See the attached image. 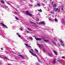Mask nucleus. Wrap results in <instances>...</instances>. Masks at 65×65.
<instances>
[{
    "mask_svg": "<svg viewBox=\"0 0 65 65\" xmlns=\"http://www.w3.org/2000/svg\"><path fill=\"white\" fill-rule=\"evenodd\" d=\"M6 34L3 31L2 34H1V35L4 38H6Z\"/></svg>",
    "mask_w": 65,
    "mask_h": 65,
    "instance_id": "nucleus-1",
    "label": "nucleus"
},
{
    "mask_svg": "<svg viewBox=\"0 0 65 65\" xmlns=\"http://www.w3.org/2000/svg\"><path fill=\"white\" fill-rule=\"evenodd\" d=\"M29 52L30 53H31V54L32 55H33V56H35V57H36L37 58V59H38V57L37 56H36V55H35V54H34L33 52H32L31 51L29 50Z\"/></svg>",
    "mask_w": 65,
    "mask_h": 65,
    "instance_id": "nucleus-2",
    "label": "nucleus"
},
{
    "mask_svg": "<svg viewBox=\"0 0 65 65\" xmlns=\"http://www.w3.org/2000/svg\"><path fill=\"white\" fill-rule=\"evenodd\" d=\"M26 13L27 14V15H29L30 17H32V14H31L29 12V11L28 10L26 12Z\"/></svg>",
    "mask_w": 65,
    "mask_h": 65,
    "instance_id": "nucleus-3",
    "label": "nucleus"
},
{
    "mask_svg": "<svg viewBox=\"0 0 65 65\" xmlns=\"http://www.w3.org/2000/svg\"><path fill=\"white\" fill-rule=\"evenodd\" d=\"M37 45L38 46H39V48L40 47H42V48L43 47V45L42 44H39L38 43H37Z\"/></svg>",
    "mask_w": 65,
    "mask_h": 65,
    "instance_id": "nucleus-4",
    "label": "nucleus"
},
{
    "mask_svg": "<svg viewBox=\"0 0 65 65\" xmlns=\"http://www.w3.org/2000/svg\"><path fill=\"white\" fill-rule=\"evenodd\" d=\"M0 24H1V25H2V26H3V27H5V28H6L8 29V27H7V26L4 25V24H3V23L1 22V23Z\"/></svg>",
    "mask_w": 65,
    "mask_h": 65,
    "instance_id": "nucleus-5",
    "label": "nucleus"
},
{
    "mask_svg": "<svg viewBox=\"0 0 65 65\" xmlns=\"http://www.w3.org/2000/svg\"><path fill=\"white\" fill-rule=\"evenodd\" d=\"M34 37L37 40H41V38H36V37L35 36H34Z\"/></svg>",
    "mask_w": 65,
    "mask_h": 65,
    "instance_id": "nucleus-6",
    "label": "nucleus"
},
{
    "mask_svg": "<svg viewBox=\"0 0 65 65\" xmlns=\"http://www.w3.org/2000/svg\"><path fill=\"white\" fill-rule=\"evenodd\" d=\"M53 64H56V59H54L53 60Z\"/></svg>",
    "mask_w": 65,
    "mask_h": 65,
    "instance_id": "nucleus-7",
    "label": "nucleus"
},
{
    "mask_svg": "<svg viewBox=\"0 0 65 65\" xmlns=\"http://www.w3.org/2000/svg\"><path fill=\"white\" fill-rule=\"evenodd\" d=\"M53 52L54 53L55 55H58V53H57V52H56L55 50H53Z\"/></svg>",
    "mask_w": 65,
    "mask_h": 65,
    "instance_id": "nucleus-8",
    "label": "nucleus"
},
{
    "mask_svg": "<svg viewBox=\"0 0 65 65\" xmlns=\"http://www.w3.org/2000/svg\"><path fill=\"white\" fill-rule=\"evenodd\" d=\"M40 23L41 24H45V22L44 21H42Z\"/></svg>",
    "mask_w": 65,
    "mask_h": 65,
    "instance_id": "nucleus-9",
    "label": "nucleus"
},
{
    "mask_svg": "<svg viewBox=\"0 0 65 65\" xmlns=\"http://www.w3.org/2000/svg\"><path fill=\"white\" fill-rule=\"evenodd\" d=\"M58 61L59 63H60V64H62V60L61 59H59L58 60Z\"/></svg>",
    "mask_w": 65,
    "mask_h": 65,
    "instance_id": "nucleus-10",
    "label": "nucleus"
},
{
    "mask_svg": "<svg viewBox=\"0 0 65 65\" xmlns=\"http://www.w3.org/2000/svg\"><path fill=\"white\" fill-rule=\"evenodd\" d=\"M48 55H49V56H53V54H52L49 53L48 52Z\"/></svg>",
    "mask_w": 65,
    "mask_h": 65,
    "instance_id": "nucleus-11",
    "label": "nucleus"
},
{
    "mask_svg": "<svg viewBox=\"0 0 65 65\" xmlns=\"http://www.w3.org/2000/svg\"><path fill=\"white\" fill-rule=\"evenodd\" d=\"M6 3H7V4H8V5H10V6H11V4H10V3H8V2L7 1V2H6Z\"/></svg>",
    "mask_w": 65,
    "mask_h": 65,
    "instance_id": "nucleus-12",
    "label": "nucleus"
},
{
    "mask_svg": "<svg viewBox=\"0 0 65 65\" xmlns=\"http://www.w3.org/2000/svg\"><path fill=\"white\" fill-rule=\"evenodd\" d=\"M19 56H20L21 57H22L23 59H24V57L23 56H22V55L20 54L19 55Z\"/></svg>",
    "mask_w": 65,
    "mask_h": 65,
    "instance_id": "nucleus-13",
    "label": "nucleus"
},
{
    "mask_svg": "<svg viewBox=\"0 0 65 65\" xmlns=\"http://www.w3.org/2000/svg\"><path fill=\"white\" fill-rule=\"evenodd\" d=\"M27 29L28 30H29V31H32V29H31L30 28H27Z\"/></svg>",
    "mask_w": 65,
    "mask_h": 65,
    "instance_id": "nucleus-14",
    "label": "nucleus"
},
{
    "mask_svg": "<svg viewBox=\"0 0 65 65\" xmlns=\"http://www.w3.org/2000/svg\"><path fill=\"white\" fill-rule=\"evenodd\" d=\"M4 59H5V60H8V58H7L6 57H4Z\"/></svg>",
    "mask_w": 65,
    "mask_h": 65,
    "instance_id": "nucleus-15",
    "label": "nucleus"
},
{
    "mask_svg": "<svg viewBox=\"0 0 65 65\" xmlns=\"http://www.w3.org/2000/svg\"><path fill=\"white\" fill-rule=\"evenodd\" d=\"M38 11H39L40 12H42V10H41V9H40L39 10V9H38Z\"/></svg>",
    "mask_w": 65,
    "mask_h": 65,
    "instance_id": "nucleus-16",
    "label": "nucleus"
},
{
    "mask_svg": "<svg viewBox=\"0 0 65 65\" xmlns=\"http://www.w3.org/2000/svg\"><path fill=\"white\" fill-rule=\"evenodd\" d=\"M53 42V44L55 45L56 46H57V44L56 43V42Z\"/></svg>",
    "mask_w": 65,
    "mask_h": 65,
    "instance_id": "nucleus-17",
    "label": "nucleus"
},
{
    "mask_svg": "<svg viewBox=\"0 0 65 65\" xmlns=\"http://www.w3.org/2000/svg\"><path fill=\"white\" fill-rule=\"evenodd\" d=\"M30 23H31V24H35V25H36V24L35 23H34L30 21Z\"/></svg>",
    "mask_w": 65,
    "mask_h": 65,
    "instance_id": "nucleus-18",
    "label": "nucleus"
},
{
    "mask_svg": "<svg viewBox=\"0 0 65 65\" xmlns=\"http://www.w3.org/2000/svg\"><path fill=\"white\" fill-rule=\"evenodd\" d=\"M53 7H56V4H54L53 5Z\"/></svg>",
    "mask_w": 65,
    "mask_h": 65,
    "instance_id": "nucleus-19",
    "label": "nucleus"
},
{
    "mask_svg": "<svg viewBox=\"0 0 65 65\" xmlns=\"http://www.w3.org/2000/svg\"><path fill=\"white\" fill-rule=\"evenodd\" d=\"M37 5L38 6H40V4L39 3L37 4Z\"/></svg>",
    "mask_w": 65,
    "mask_h": 65,
    "instance_id": "nucleus-20",
    "label": "nucleus"
},
{
    "mask_svg": "<svg viewBox=\"0 0 65 65\" xmlns=\"http://www.w3.org/2000/svg\"><path fill=\"white\" fill-rule=\"evenodd\" d=\"M20 29L21 31H23V27H21Z\"/></svg>",
    "mask_w": 65,
    "mask_h": 65,
    "instance_id": "nucleus-21",
    "label": "nucleus"
},
{
    "mask_svg": "<svg viewBox=\"0 0 65 65\" xmlns=\"http://www.w3.org/2000/svg\"><path fill=\"white\" fill-rule=\"evenodd\" d=\"M51 14H54L55 13L54 12L51 11Z\"/></svg>",
    "mask_w": 65,
    "mask_h": 65,
    "instance_id": "nucleus-22",
    "label": "nucleus"
},
{
    "mask_svg": "<svg viewBox=\"0 0 65 65\" xmlns=\"http://www.w3.org/2000/svg\"><path fill=\"white\" fill-rule=\"evenodd\" d=\"M44 41H45L46 42H48L49 40H44Z\"/></svg>",
    "mask_w": 65,
    "mask_h": 65,
    "instance_id": "nucleus-23",
    "label": "nucleus"
},
{
    "mask_svg": "<svg viewBox=\"0 0 65 65\" xmlns=\"http://www.w3.org/2000/svg\"><path fill=\"white\" fill-rule=\"evenodd\" d=\"M42 50L44 52H46L45 51V49H44V48L42 49Z\"/></svg>",
    "mask_w": 65,
    "mask_h": 65,
    "instance_id": "nucleus-24",
    "label": "nucleus"
},
{
    "mask_svg": "<svg viewBox=\"0 0 65 65\" xmlns=\"http://www.w3.org/2000/svg\"><path fill=\"white\" fill-rule=\"evenodd\" d=\"M25 45H26V46H27V47H29V46H28V44H26V43H25Z\"/></svg>",
    "mask_w": 65,
    "mask_h": 65,
    "instance_id": "nucleus-25",
    "label": "nucleus"
},
{
    "mask_svg": "<svg viewBox=\"0 0 65 65\" xmlns=\"http://www.w3.org/2000/svg\"><path fill=\"white\" fill-rule=\"evenodd\" d=\"M55 22H57L58 20H57V19L56 18H55Z\"/></svg>",
    "mask_w": 65,
    "mask_h": 65,
    "instance_id": "nucleus-26",
    "label": "nucleus"
},
{
    "mask_svg": "<svg viewBox=\"0 0 65 65\" xmlns=\"http://www.w3.org/2000/svg\"><path fill=\"white\" fill-rule=\"evenodd\" d=\"M58 10V8H57L55 10V11H57Z\"/></svg>",
    "mask_w": 65,
    "mask_h": 65,
    "instance_id": "nucleus-27",
    "label": "nucleus"
},
{
    "mask_svg": "<svg viewBox=\"0 0 65 65\" xmlns=\"http://www.w3.org/2000/svg\"><path fill=\"white\" fill-rule=\"evenodd\" d=\"M15 19H16L17 20H19V19H18V17H15Z\"/></svg>",
    "mask_w": 65,
    "mask_h": 65,
    "instance_id": "nucleus-28",
    "label": "nucleus"
},
{
    "mask_svg": "<svg viewBox=\"0 0 65 65\" xmlns=\"http://www.w3.org/2000/svg\"><path fill=\"white\" fill-rule=\"evenodd\" d=\"M1 3H3V4H4V2L3 1H1Z\"/></svg>",
    "mask_w": 65,
    "mask_h": 65,
    "instance_id": "nucleus-29",
    "label": "nucleus"
},
{
    "mask_svg": "<svg viewBox=\"0 0 65 65\" xmlns=\"http://www.w3.org/2000/svg\"><path fill=\"white\" fill-rule=\"evenodd\" d=\"M61 7L62 8H61V10H63V7H64V6H62Z\"/></svg>",
    "mask_w": 65,
    "mask_h": 65,
    "instance_id": "nucleus-30",
    "label": "nucleus"
},
{
    "mask_svg": "<svg viewBox=\"0 0 65 65\" xmlns=\"http://www.w3.org/2000/svg\"><path fill=\"white\" fill-rule=\"evenodd\" d=\"M18 36L19 37H20V38H21V35H18Z\"/></svg>",
    "mask_w": 65,
    "mask_h": 65,
    "instance_id": "nucleus-31",
    "label": "nucleus"
},
{
    "mask_svg": "<svg viewBox=\"0 0 65 65\" xmlns=\"http://www.w3.org/2000/svg\"><path fill=\"white\" fill-rule=\"evenodd\" d=\"M35 51H36V52H37V53H38V50H37L36 49H35Z\"/></svg>",
    "mask_w": 65,
    "mask_h": 65,
    "instance_id": "nucleus-32",
    "label": "nucleus"
},
{
    "mask_svg": "<svg viewBox=\"0 0 65 65\" xmlns=\"http://www.w3.org/2000/svg\"><path fill=\"white\" fill-rule=\"evenodd\" d=\"M61 45H62L63 46H64V44H61Z\"/></svg>",
    "mask_w": 65,
    "mask_h": 65,
    "instance_id": "nucleus-33",
    "label": "nucleus"
},
{
    "mask_svg": "<svg viewBox=\"0 0 65 65\" xmlns=\"http://www.w3.org/2000/svg\"><path fill=\"white\" fill-rule=\"evenodd\" d=\"M39 19L38 18H37L36 19V20L37 21H39Z\"/></svg>",
    "mask_w": 65,
    "mask_h": 65,
    "instance_id": "nucleus-34",
    "label": "nucleus"
},
{
    "mask_svg": "<svg viewBox=\"0 0 65 65\" xmlns=\"http://www.w3.org/2000/svg\"><path fill=\"white\" fill-rule=\"evenodd\" d=\"M60 42L61 43H63V41H62V40H60Z\"/></svg>",
    "mask_w": 65,
    "mask_h": 65,
    "instance_id": "nucleus-35",
    "label": "nucleus"
},
{
    "mask_svg": "<svg viewBox=\"0 0 65 65\" xmlns=\"http://www.w3.org/2000/svg\"><path fill=\"white\" fill-rule=\"evenodd\" d=\"M61 58H62V59H65V57L64 56H62L61 57Z\"/></svg>",
    "mask_w": 65,
    "mask_h": 65,
    "instance_id": "nucleus-36",
    "label": "nucleus"
},
{
    "mask_svg": "<svg viewBox=\"0 0 65 65\" xmlns=\"http://www.w3.org/2000/svg\"><path fill=\"white\" fill-rule=\"evenodd\" d=\"M23 39V41H24L26 40L24 38H23V39Z\"/></svg>",
    "mask_w": 65,
    "mask_h": 65,
    "instance_id": "nucleus-37",
    "label": "nucleus"
},
{
    "mask_svg": "<svg viewBox=\"0 0 65 65\" xmlns=\"http://www.w3.org/2000/svg\"><path fill=\"white\" fill-rule=\"evenodd\" d=\"M49 21H51V20H52V19H51V18H49Z\"/></svg>",
    "mask_w": 65,
    "mask_h": 65,
    "instance_id": "nucleus-38",
    "label": "nucleus"
},
{
    "mask_svg": "<svg viewBox=\"0 0 65 65\" xmlns=\"http://www.w3.org/2000/svg\"><path fill=\"white\" fill-rule=\"evenodd\" d=\"M26 31H27V33H30V31H29L28 30H27Z\"/></svg>",
    "mask_w": 65,
    "mask_h": 65,
    "instance_id": "nucleus-39",
    "label": "nucleus"
},
{
    "mask_svg": "<svg viewBox=\"0 0 65 65\" xmlns=\"http://www.w3.org/2000/svg\"><path fill=\"white\" fill-rule=\"evenodd\" d=\"M30 50L31 51H32V52H34V51H33V49L32 48H30Z\"/></svg>",
    "mask_w": 65,
    "mask_h": 65,
    "instance_id": "nucleus-40",
    "label": "nucleus"
},
{
    "mask_svg": "<svg viewBox=\"0 0 65 65\" xmlns=\"http://www.w3.org/2000/svg\"><path fill=\"white\" fill-rule=\"evenodd\" d=\"M41 4L42 5H43V6H45V5L44 4V3H42Z\"/></svg>",
    "mask_w": 65,
    "mask_h": 65,
    "instance_id": "nucleus-41",
    "label": "nucleus"
},
{
    "mask_svg": "<svg viewBox=\"0 0 65 65\" xmlns=\"http://www.w3.org/2000/svg\"><path fill=\"white\" fill-rule=\"evenodd\" d=\"M5 7H6V8H8V7L7 6H5Z\"/></svg>",
    "mask_w": 65,
    "mask_h": 65,
    "instance_id": "nucleus-42",
    "label": "nucleus"
},
{
    "mask_svg": "<svg viewBox=\"0 0 65 65\" xmlns=\"http://www.w3.org/2000/svg\"><path fill=\"white\" fill-rule=\"evenodd\" d=\"M47 10L48 11L50 10V9H49V8H47Z\"/></svg>",
    "mask_w": 65,
    "mask_h": 65,
    "instance_id": "nucleus-43",
    "label": "nucleus"
},
{
    "mask_svg": "<svg viewBox=\"0 0 65 65\" xmlns=\"http://www.w3.org/2000/svg\"><path fill=\"white\" fill-rule=\"evenodd\" d=\"M30 39H31V40H33V38L32 37H30Z\"/></svg>",
    "mask_w": 65,
    "mask_h": 65,
    "instance_id": "nucleus-44",
    "label": "nucleus"
},
{
    "mask_svg": "<svg viewBox=\"0 0 65 65\" xmlns=\"http://www.w3.org/2000/svg\"><path fill=\"white\" fill-rule=\"evenodd\" d=\"M27 38H28V39H29V38H30V37H27Z\"/></svg>",
    "mask_w": 65,
    "mask_h": 65,
    "instance_id": "nucleus-45",
    "label": "nucleus"
},
{
    "mask_svg": "<svg viewBox=\"0 0 65 65\" xmlns=\"http://www.w3.org/2000/svg\"><path fill=\"white\" fill-rule=\"evenodd\" d=\"M29 6H30V7H31V6H33V5H29Z\"/></svg>",
    "mask_w": 65,
    "mask_h": 65,
    "instance_id": "nucleus-46",
    "label": "nucleus"
},
{
    "mask_svg": "<svg viewBox=\"0 0 65 65\" xmlns=\"http://www.w3.org/2000/svg\"><path fill=\"white\" fill-rule=\"evenodd\" d=\"M26 59H27V60L28 59V57H27V56H26Z\"/></svg>",
    "mask_w": 65,
    "mask_h": 65,
    "instance_id": "nucleus-47",
    "label": "nucleus"
},
{
    "mask_svg": "<svg viewBox=\"0 0 65 65\" xmlns=\"http://www.w3.org/2000/svg\"><path fill=\"white\" fill-rule=\"evenodd\" d=\"M58 46H59V47L60 46V44H59L58 43Z\"/></svg>",
    "mask_w": 65,
    "mask_h": 65,
    "instance_id": "nucleus-48",
    "label": "nucleus"
},
{
    "mask_svg": "<svg viewBox=\"0 0 65 65\" xmlns=\"http://www.w3.org/2000/svg\"><path fill=\"white\" fill-rule=\"evenodd\" d=\"M30 47V48H32V47L30 46H29V47Z\"/></svg>",
    "mask_w": 65,
    "mask_h": 65,
    "instance_id": "nucleus-49",
    "label": "nucleus"
},
{
    "mask_svg": "<svg viewBox=\"0 0 65 65\" xmlns=\"http://www.w3.org/2000/svg\"><path fill=\"white\" fill-rule=\"evenodd\" d=\"M15 13H16V14H18V13L16 12H14Z\"/></svg>",
    "mask_w": 65,
    "mask_h": 65,
    "instance_id": "nucleus-50",
    "label": "nucleus"
},
{
    "mask_svg": "<svg viewBox=\"0 0 65 65\" xmlns=\"http://www.w3.org/2000/svg\"><path fill=\"white\" fill-rule=\"evenodd\" d=\"M1 49L2 50H3V48H1Z\"/></svg>",
    "mask_w": 65,
    "mask_h": 65,
    "instance_id": "nucleus-51",
    "label": "nucleus"
},
{
    "mask_svg": "<svg viewBox=\"0 0 65 65\" xmlns=\"http://www.w3.org/2000/svg\"><path fill=\"white\" fill-rule=\"evenodd\" d=\"M13 28L14 29V26H12Z\"/></svg>",
    "mask_w": 65,
    "mask_h": 65,
    "instance_id": "nucleus-52",
    "label": "nucleus"
},
{
    "mask_svg": "<svg viewBox=\"0 0 65 65\" xmlns=\"http://www.w3.org/2000/svg\"><path fill=\"white\" fill-rule=\"evenodd\" d=\"M30 2H32V0H30Z\"/></svg>",
    "mask_w": 65,
    "mask_h": 65,
    "instance_id": "nucleus-53",
    "label": "nucleus"
},
{
    "mask_svg": "<svg viewBox=\"0 0 65 65\" xmlns=\"http://www.w3.org/2000/svg\"><path fill=\"white\" fill-rule=\"evenodd\" d=\"M28 37V36H25V37H27V38Z\"/></svg>",
    "mask_w": 65,
    "mask_h": 65,
    "instance_id": "nucleus-54",
    "label": "nucleus"
},
{
    "mask_svg": "<svg viewBox=\"0 0 65 65\" xmlns=\"http://www.w3.org/2000/svg\"><path fill=\"white\" fill-rule=\"evenodd\" d=\"M37 6V5H34L35 6Z\"/></svg>",
    "mask_w": 65,
    "mask_h": 65,
    "instance_id": "nucleus-55",
    "label": "nucleus"
},
{
    "mask_svg": "<svg viewBox=\"0 0 65 65\" xmlns=\"http://www.w3.org/2000/svg\"><path fill=\"white\" fill-rule=\"evenodd\" d=\"M58 11H60V10L59 9H58Z\"/></svg>",
    "mask_w": 65,
    "mask_h": 65,
    "instance_id": "nucleus-56",
    "label": "nucleus"
},
{
    "mask_svg": "<svg viewBox=\"0 0 65 65\" xmlns=\"http://www.w3.org/2000/svg\"><path fill=\"white\" fill-rule=\"evenodd\" d=\"M17 35H18V34H19V33H17Z\"/></svg>",
    "mask_w": 65,
    "mask_h": 65,
    "instance_id": "nucleus-57",
    "label": "nucleus"
},
{
    "mask_svg": "<svg viewBox=\"0 0 65 65\" xmlns=\"http://www.w3.org/2000/svg\"><path fill=\"white\" fill-rule=\"evenodd\" d=\"M52 5H53V2H52Z\"/></svg>",
    "mask_w": 65,
    "mask_h": 65,
    "instance_id": "nucleus-58",
    "label": "nucleus"
},
{
    "mask_svg": "<svg viewBox=\"0 0 65 65\" xmlns=\"http://www.w3.org/2000/svg\"><path fill=\"white\" fill-rule=\"evenodd\" d=\"M45 0H44V1H43V2H45Z\"/></svg>",
    "mask_w": 65,
    "mask_h": 65,
    "instance_id": "nucleus-59",
    "label": "nucleus"
},
{
    "mask_svg": "<svg viewBox=\"0 0 65 65\" xmlns=\"http://www.w3.org/2000/svg\"><path fill=\"white\" fill-rule=\"evenodd\" d=\"M39 61H40V62H41V61H40V60H39Z\"/></svg>",
    "mask_w": 65,
    "mask_h": 65,
    "instance_id": "nucleus-60",
    "label": "nucleus"
},
{
    "mask_svg": "<svg viewBox=\"0 0 65 65\" xmlns=\"http://www.w3.org/2000/svg\"><path fill=\"white\" fill-rule=\"evenodd\" d=\"M1 58H2V59H4V58H3V57H2Z\"/></svg>",
    "mask_w": 65,
    "mask_h": 65,
    "instance_id": "nucleus-61",
    "label": "nucleus"
},
{
    "mask_svg": "<svg viewBox=\"0 0 65 65\" xmlns=\"http://www.w3.org/2000/svg\"><path fill=\"white\" fill-rule=\"evenodd\" d=\"M1 62H0V65H1Z\"/></svg>",
    "mask_w": 65,
    "mask_h": 65,
    "instance_id": "nucleus-62",
    "label": "nucleus"
},
{
    "mask_svg": "<svg viewBox=\"0 0 65 65\" xmlns=\"http://www.w3.org/2000/svg\"><path fill=\"white\" fill-rule=\"evenodd\" d=\"M56 8H54V9H55Z\"/></svg>",
    "mask_w": 65,
    "mask_h": 65,
    "instance_id": "nucleus-63",
    "label": "nucleus"
},
{
    "mask_svg": "<svg viewBox=\"0 0 65 65\" xmlns=\"http://www.w3.org/2000/svg\"><path fill=\"white\" fill-rule=\"evenodd\" d=\"M42 60H43V58H42Z\"/></svg>",
    "mask_w": 65,
    "mask_h": 65,
    "instance_id": "nucleus-64",
    "label": "nucleus"
}]
</instances>
